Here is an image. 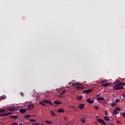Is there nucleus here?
Instances as JSON below:
<instances>
[{
    "instance_id": "nucleus-1",
    "label": "nucleus",
    "mask_w": 125,
    "mask_h": 125,
    "mask_svg": "<svg viewBox=\"0 0 125 125\" xmlns=\"http://www.w3.org/2000/svg\"><path fill=\"white\" fill-rule=\"evenodd\" d=\"M113 89L115 90H120V89H124V86H121L120 85H118V84H116L113 87Z\"/></svg>"
},
{
    "instance_id": "nucleus-2",
    "label": "nucleus",
    "mask_w": 125,
    "mask_h": 125,
    "mask_svg": "<svg viewBox=\"0 0 125 125\" xmlns=\"http://www.w3.org/2000/svg\"><path fill=\"white\" fill-rule=\"evenodd\" d=\"M119 111H121V108L119 107H116L114 110L113 111V115H117L119 114Z\"/></svg>"
},
{
    "instance_id": "nucleus-3",
    "label": "nucleus",
    "mask_w": 125,
    "mask_h": 125,
    "mask_svg": "<svg viewBox=\"0 0 125 125\" xmlns=\"http://www.w3.org/2000/svg\"><path fill=\"white\" fill-rule=\"evenodd\" d=\"M97 121L100 123V124H101L103 125H106V123H105V121H104V120L103 119L98 118L97 119Z\"/></svg>"
},
{
    "instance_id": "nucleus-4",
    "label": "nucleus",
    "mask_w": 125,
    "mask_h": 125,
    "mask_svg": "<svg viewBox=\"0 0 125 125\" xmlns=\"http://www.w3.org/2000/svg\"><path fill=\"white\" fill-rule=\"evenodd\" d=\"M26 112H27L26 108H21L20 109V113H21V114H24V113H26Z\"/></svg>"
},
{
    "instance_id": "nucleus-5",
    "label": "nucleus",
    "mask_w": 125,
    "mask_h": 125,
    "mask_svg": "<svg viewBox=\"0 0 125 125\" xmlns=\"http://www.w3.org/2000/svg\"><path fill=\"white\" fill-rule=\"evenodd\" d=\"M7 110L8 111H10V112H13V111L16 110V108L14 107H8Z\"/></svg>"
},
{
    "instance_id": "nucleus-6",
    "label": "nucleus",
    "mask_w": 125,
    "mask_h": 125,
    "mask_svg": "<svg viewBox=\"0 0 125 125\" xmlns=\"http://www.w3.org/2000/svg\"><path fill=\"white\" fill-rule=\"evenodd\" d=\"M34 108V105L33 104H29L27 106V111H30V110H32Z\"/></svg>"
},
{
    "instance_id": "nucleus-7",
    "label": "nucleus",
    "mask_w": 125,
    "mask_h": 125,
    "mask_svg": "<svg viewBox=\"0 0 125 125\" xmlns=\"http://www.w3.org/2000/svg\"><path fill=\"white\" fill-rule=\"evenodd\" d=\"M86 101L88 103H89V104H93V103H94V101L91 100V99L89 98L87 99Z\"/></svg>"
},
{
    "instance_id": "nucleus-8",
    "label": "nucleus",
    "mask_w": 125,
    "mask_h": 125,
    "mask_svg": "<svg viewBox=\"0 0 125 125\" xmlns=\"http://www.w3.org/2000/svg\"><path fill=\"white\" fill-rule=\"evenodd\" d=\"M54 104L55 105H60V104H62V103L59 101H54Z\"/></svg>"
},
{
    "instance_id": "nucleus-9",
    "label": "nucleus",
    "mask_w": 125,
    "mask_h": 125,
    "mask_svg": "<svg viewBox=\"0 0 125 125\" xmlns=\"http://www.w3.org/2000/svg\"><path fill=\"white\" fill-rule=\"evenodd\" d=\"M76 89H83V87H82L81 85H78L75 87Z\"/></svg>"
},
{
    "instance_id": "nucleus-10",
    "label": "nucleus",
    "mask_w": 125,
    "mask_h": 125,
    "mask_svg": "<svg viewBox=\"0 0 125 125\" xmlns=\"http://www.w3.org/2000/svg\"><path fill=\"white\" fill-rule=\"evenodd\" d=\"M78 108L80 109V110H83V108H84V104H80L79 106H78Z\"/></svg>"
},
{
    "instance_id": "nucleus-11",
    "label": "nucleus",
    "mask_w": 125,
    "mask_h": 125,
    "mask_svg": "<svg viewBox=\"0 0 125 125\" xmlns=\"http://www.w3.org/2000/svg\"><path fill=\"white\" fill-rule=\"evenodd\" d=\"M58 113H64L65 110L63 108H60L57 110Z\"/></svg>"
},
{
    "instance_id": "nucleus-12",
    "label": "nucleus",
    "mask_w": 125,
    "mask_h": 125,
    "mask_svg": "<svg viewBox=\"0 0 125 125\" xmlns=\"http://www.w3.org/2000/svg\"><path fill=\"white\" fill-rule=\"evenodd\" d=\"M92 90H93V89H89L85 90L84 91V92L85 93H90V92H91Z\"/></svg>"
},
{
    "instance_id": "nucleus-13",
    "label": "nucleus",
    "mask_w": 125,
    "mask_h": 125,
    "mask_svg": "<svg viewBox=\"0 0 125 125\" xmlns=\"http://www.w3.org/2000/svg\"><path fill=\"white\" fill-rule=\"evenodd\" d=\"M10 118H11L12 119H14V120H17V119H18V116H17V115H12L10 116Z\"/></svg>"
},
{
    "instance_id": "nucleus-14",
    "label": "nucleus",
    "mask_w": 125,
    "mask_h": 125,
    "mask_svg": "<svg viewBox=\"0 0 125 125\" xmlns=\"http://www.w3.org/2000/svg\"><path fill=\"white\" fill-rule=\"evenodd\" d=\"M81 121L83 124H84V123H85V121H86V119L84 118V117H83L81 119Z\"/></svg>"
},
{
    "instance_id": "nucleus-15",
    "label": "nucleus",
    "mask_w": 125,
    "mask_h": 125,
    "mask_svg": "<svg viewBox=\"0 0 125 125\" xmlns=\"http://www.w3.org/2000/svg\"><path fill=\"white\" fill-rule=\"evenodd\" d=\"M50 114L51 116H52V117H55V116L56 115V114H55V113H54V111H53V110L50 111Z\"/></svg>"
},
{
    "instance_id": "nucleus-16",
    "label": "nucleus",
    "mask_w": 125,
    "mask_h": 125,
    "mask_svg": "<svg viewBox=\"0 0 125 125\" xmlns=\"http://www.w3.org/2000/svg\"><path fill=\"white\" fill-rule=\"evenodd\" d=\"M104 120L106 121V122H109V121H110V118L108 116H105L104 117Z\"/></svg>"
},
{
    "instance_id": "nucleus-17",
    "label": "nucleus",
    "mask_w": 125,
    "mask_h": 125,
    "mask_svg": "<svg viewBox=\"0 0 125 125\" xmlns=\"http://www.w3.org/2000/svg\"><path fill=\"white\" fill-rule=\"evenodd\" d=\"M108 85H110V83H106L102 84V86H104V87H106V86H108Z\"/></svg>"
},
{
    "instance_id": "nucleus-18",
    "label": "nucleus",
    "mask_w": 125,
    "mask_h": 125,
    "mask_svg": "<svg viewBox=\"0 0 125 125\" xmlns=\"http://www.w3.org/2000/svg\"><path fill=\"white\" fill-rule=\"evenodd\" d=\"M104 98H101L100 97H98L97 98V100H99V101H103L104 100Z\"/></svg>"
},
{
    "instance_id": "nucleus-19",
    "label": "nucleus",
    "mask_w": 125,
    "mask_h": 125,
    "mask_svg": "<svg viewBox=\"0 0 125 125\" xmlns=\"http://www.w3.org/2000/svg\"><path fill=\"white\" fill-rule=\"evenodd\" d=\"M31 117H32V115H27L24 116V119H29V118H31Z\"/></svg>"
},
{
    "instance_id": "nucleus-20",
    "label": "nucleus",
    "mask_w": 125,
    "mask_h": 125,
    "mask_svg": "<svg viewBox=\"0 0 125 125\" xmlns=\"http://www.w3.org/2000/svg\"><path fill=\"white\" fill-rule=\"evenodd\" d=\"M83 98V96H78L77 97V99L78 100H82V99Z\"/></svg>"
},
{
    "instance_id": "nucleus-21",
    "label": "nucleus",
    "mask_w": 125,
    "mask_h": 125,
    "mask_svg": "<svg viewBox=\"0 0 125 125\" xmlns=\"http://www.w3.org/2000/svg\"><path fill=\"white\" fill-rule=\"evenodd\" d=\"M6 112V110L4 109H0V113H5Z\"/></svg>"
},
{
    "instance_id": "nucleus-22",
    "label": "nucleus",
    "mask_w": 125,
    "mask_h": 125,
    "mask_svg": "<svg viewBox=\"0 0 125 125\" xmlns=\"http://www.w3.org/2000/svg\"><path fill=\"white\" fill-rule=\"evenodd\" d=\"M65 93H66L65 89H64L63 90L61 91V94H62L63 95V94H65Z\"/></svg>"
},
{
    "instance_id": "nucleus-23",
    "label": "nucleus",
    "mask_w": 125,
    "mask_h": 125,
    "mask_svg": "<svg viewBox=\"0 0 125 125\" xmlns=\"http://www.w3.org/2000/svg\"><path fill=\"white\" fill-rule=\"evenodd\" d=\"M118 85H125V83L121 82L119 83H118Z\"/></svg>"
},
{
    "instance_id": "nucleus-24",
    "label": "nucleus",
    "mask_w": 125,
    "mask_h": 125,
    "mask_svg": "<svg viewBox=\"0 0 125 125\" xmlns=\"http://www.w3.org/2000/svg\"><path fill=\"white\" fill-rule=\"evenodd\" d=\"M40 104H41V105H42V106H46V104H45L43 102H40L39 103Z\"/></svg>"
},
{
    "instance_id": "nucleus-25",
    "label": "nucleus",
    "mask_w": 125,
    "mask_h": 125,
    "mask_svg": "<svg viewBox=\"0 0 125 125\" xmlns=\"http://www.w3.org/2000/svg\"><path fill=\"white\" fill-rule=\"evenodd\" d=\"M45 123L46 124H48V125H51V124H52V122L51 121H45Z\"/></svg>"
},
{
    "instance_id": "nucleus-26",
    "label": "nucleus",
    "mask_w": 125,
    "mask_h": 125,
    "mask_svg": "<svg viewBox=\"0 0 125 125\" xmlns=\"http://www.w3.org/2000/svg\"><path fill=\"white\" fill-rule=\"evenodd\" d=\"M49 101V100H43L42 102H43L44 103H46V104H48Z\"/></svg>"
},
{
    "instance_id": "nucleus-27",
    "label": "nucleus",
    "mask_w": 125,
    "mask_h": 125,
    "mask_svg": "<svg viewBox=\"0 0 125 125\" xmlns=\"http://www.w3.org/2000/svg\"><path fill=\"white\" fill-rule=\"evenodd\" d=\"M6 113L0 114V117H6Z\"/></svg>"
},
{
    "instance_id": "nucleus-28",
    "label": "nucleus",
    "mask_w": 125,
    "mask_h": 125,
    "mask_svg": "<svg viewBox=\"0 0 125 125\" xmlns=\"http://www.w3.org/2000/svg\"><path fill=\"white\" fill-rule=\"evenodd\" d=\"M48 104H49V105H51L52 106H53V103H52V102H51V101H49Z\"/></svg>"
},
{
    "instance_id": "nucleus-29",
    "label": "nucleus",
    "mask_w": 125,
    "mask_h": 125,
    "mask_svg": "<svg viewBox=\"0 0 125 125\" xmlns=\"http://www.w3.org/2000/svg\"><path fill=\"white\" fill-rule=\"evenodd\" d=\"M117 105V104L116 103H112L111 104V106H112V107H115V106Z\"/></svg>"
},
{
    "instance_id": "nucleus-30",
    "label": "nucleus",
    "mask_w": 125,
    "mask_h": 125,
    "mask_svg": "<svg viewBox=\"0 0 125 125\" xmlns=\"http://www.w3.org/2000/svg\"><path fill=\"white\" fill-rule=\"evenodd\" d=\"M115 102L116 103H119V102H120V99H119V98H118V99L116 98V100Z\"/></svg>"
},
{
    "instance_id": "nucleus-31",
    "label": "nucleus",
    "mask_w": 125,
    "mask_h": 125,
    "mask_svg": "<svg viewBox=\"0 0 125 125\" xmlns=\"http://www.w3.org/2000/svg\"><path fill=\"white\" fill-rule=\"evenodd\" d=\"M62 94H61V93H60V94H59V97L60 98H63V96H62Z\"/></svg>"
},
{
    "instance_id": "nucleus-32",
    "label": "nucleus",
    "mask_w": 125,
    "mask_h": 125,
    "mask_svg": "<svg viewBox=\"0 0 125 125\" xmlns=\"http://www.w3.org/2000/svg\"><path fill=\"white\" fill-rule=\"evenodd\" d=\"M4 99H6V96L2 97L1 100H4Z\"/></svg>"
},
{
    "instance_id": "nucleus-33",
    "label": "nucleus",
    "mask_w": 125,
    "mask_h": 125,
    "mask_svg": "<svg viewBox=\"0 0 125 125\" xmlns=\"http://www.w3.org/2000/svg\"><path fill=\"white\" fill-rule=\"evenodd\" d=\"M11 112H9L7 113H6V116H9V115H11Z\"/></svg>"
},
{
    "instance_id": "nucleus-34",
    "label": "nucleus",
    "mask_w": 125,
    "mask_h": 125,
    "mask_svg": "<svg viewBox=\"0 0 125 125\" xmlns=\"http://www.w3.org/2000/svg\"><path fill=\"white\" fill-rule=\"evenodd\" d=\"M98 108H99V107H98V106H97L96 105H95L94 106V109H95L96 110H98Z\"/></svg>"
},
{
    "instance_id": "nucleus-35",
    "label": "nucleus",
    "mask_w": 125,
    "mask_h": 125,
    "mask_svg": "<svg viewBox=\"0 0 125 125\" xmlns=\"http://www.w3.org/2000/svg\"><path fill=\"white\" fill-rule=\"evenodd\" d=\"M29 121L30 122H36V120H33V119H29Z\"/></svg>"
},
{
    "instance_id": "nucleus-36",
    "label": "nucleus",
    "mask_w": 125,
    "mask_h": 125,
    "mask_svg": "<svg viewBox=\"0 0 125 125\" xmlns=\"http://www.w3.org/2000/svg\"><path fill=\"white\" fill-rule=\"evenodd\" d=\"M63 119L64 120H65V121H68V118L66 117V116H64L63 117Z\"/></svg>"
},
{
    "instance_id": "nucleus-37",
    "label": "nucleus",
    "mask_w": 125,
    "mask_h": 125,
    "mask_svg": "<svg viewBox=\"0 0 125 125\" xmlns=\"http://www.w3.org/2000/svg\"><path fill=\"white\" fill-rule=\"evenodd\" d=\"M32 125H40V124L33 123Z\"/></svg>"
},
{
    "instance_id": "nucleus-38",
    "label": "nucleus",
    "mask_w": 125,
    "mask_h": 125,
    "mask_svg": "<svg viewBox=\"0 0 125 125\" xmlns=\"http://www.w3.org/2000/svg\"><path fill=\"white\" fill-rule=\"evenodd\" d=\"M122 116H123L124 118H125V113H122Z\"/></svg>"
},
{
    "instance_id": "nucleus-39",
    "label": "nucleus",
    "mask_w": 125,
    "mask_h": 125,
    "mask_svg": "<svg viewBox=\"0 0 125 125\" xmlns=\"http://www.w3.org/2000/svg\"><path fill=\"white\" fill-rule=\"evenodd\" d=\"M20 94H21V96H24L23 92H21Z\"/></svg>"
},
{
    "instance_id": "nucleus-40",
    "label": "nucleus",
    "mask_w": 125,
    "mask_h": 125,
    "mask_svg": "<svg viewBox=\"0 0 125 125\" xmlns=\"http://www.w3.org/2000/svg\"><path fill=\"white\" fill-rule=\"evenodd\" d=\"M116 123H117V124H121V121H116Z\"/></svg>"
},
{
    "instance_id": "nucleus-41",
    "label": "nucleus",
    "mask_w": 125,
    "mask_h": 125,
    "mask_svg": "<svg viewBox=\"0 0 125 125\" xmlns=\"http://www.w3.org/2000/svg\"><path fill=\"white\" fill-rule=\"evenodd\" d=\"M105 81H102L101 83H105Z\"/></svg>"
},
{
    "instance_id": "nucleus-42",
    "label": "nucleus",
    "mask_w": 125,
    "mask_h": 125,
    "mask_svg": "<svg viewBox=\"0 0 125 125\" xmlns=\"http://www.w3.org/2000/svg\"><path fill=\"white\" fill-rule=\"evenodd\" d=\"M105 116H107L108 115V112H107V111L105 112Z\"/></svg>"
},
{
    "instance_id": "nucleus-43",
    "label": "nucleus",
    "mask_w": 125,
    "mask_h": 125,
    "mask_svg": "<svg viewBox=\"0 0 125 125\" xmlns=\"http://www.w3.org/2000/svg\"><path fill=\"white\" fill-rule=\"evenodd\" d=\"M113 83H114V84H117V82H114Z\"/></svg>"
},
{
    "instance_id": "nucleus-44",
    "label": "nucleus",
    "mask_w": 125,
    "mask_h": 125,
    "mask_svg": "<svg viewBox=\"0 0 125 125\" xmlns=\"http://www.w3.org/2000/svg\"><path fill=\"white\" fill-rule=\"evenodd\" d=\"M122 96H123L124 98H125V94H123V95H122Z\"/></svg>"
},
{
    "instance_id": "nucleus-45",
    "label": "nucleus",
    "mask_w": 125,
    "mask_h": 125,
    "mask_svg": "<svg viewBox=\"0 0 125 125\" xmlns=\"http://www.w3.org/2000/svg\"><path fill=\"white\" fill-rule=\"evenodd\" d=\"M71 107V108H75V106H70Z\"/></svg>"
},
{
    "instance_id": "nucleus-46",
    "label": "nucleus",
    "mask_w": 125,
    "mask_h": 125,
    "mask_svg": "<svg viewBox=\"0 0 125 125\" xmlns=\"http://www.w3.org/2000/svg\"><path fill=\"white\" fill-rule=\"evenodd\" d=\"M78 84H77V83H75L74 84V85H77Z\"/></svg>"
},
{
    "instance_id": "nucleus-47",
    "label": "nucleus",
    "mask_w": 125,
    "mask_h": 125,
    "mask_svg": "<svg viewBox=\"0 0 125 125\" xmlns=\"http://www.w3.org/2000/svg\"><path fill=\"white\" fill-rule=\"evenodd\" d=\"M100 96V94H98V95H97V96Z\"/></svg>"
},
{
    "instance_id": "nucleus-48",
    "label": "nucleus",
    "mask_w": 125,
    "mask_h": 125,
    "mask_svg": "<svg viewBox=\"0 0 125 125\" xmlns=\"http://www.w3.org/2000/svg\"><path fill=\"white\" fill-rule=\"evenodd\" d=\"M19 125H23V124H22V123H20Z\"/></svg>"
},
{
    "instance_id": "nucleus-49",
    "label": "nucleus",
    "mask_w": 125,
    "mask_h": 125,
    "mask_svg": "<svg viewBox=\"0 0 125 125\" xmlns=\"http://www.w3.org/2000/svg\"><path fill=\"white\" fill-rule=\"evenodd\" d=\"M96 118H99V116H96Z\"/></svg>"
},
{
    "instance_id": "nucleus-50",
    "label": "nucleus",
    "mask_w": 125,
    "mask_h": 125,
    "mask_svg": "<svg viewBox=\"0 0 125 125\" xmlns=\"http://www.w3.org/2000/svg\"><path fill=\"white\" fill-rule=\"evenodd\" d=\"M34 117H36V115H35L34 116Z\"/></svg>"
},
{
    "instance_id": "nucleus-51",
    "label": "nucleus",
    "mask_w": 125,
    "mask_h": 125,
    "mask_svg": "<svg viewBox=\"0 0 125 125\" xmlns=\"http://www.w3.org/2000/svg\"><path fill=\"white\" fill-rule=\"evenodd\" d=\"M42 125H44L42 124Z\"/></svg>"
}]
</instances>
